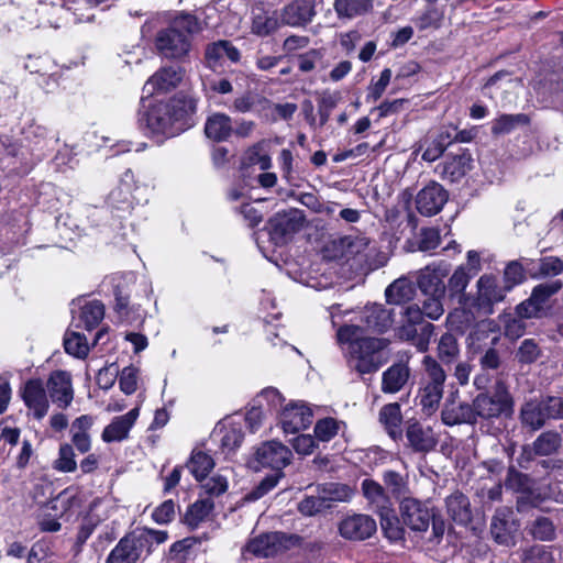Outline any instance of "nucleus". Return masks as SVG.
<instances>
[{
    "label": "nucleus",
    "instance_id": "obj_1",
    "mask_svg": "<svg viewBox=\"0 0 563 563\" xmlns=\"http://www.w3.org/2000/svg\"><path fill=\"white\" fill-rule=\"evenodd\" d=\"M196 100L187 96H176L168 101L151 103L140 112L139 121L152 134L172 137L189 126L190 117L196 112Z\"/></svg>",
    "mask_w": 563,
    "mask_h": 563
},
{
    "label": "nucleus",
    "instance_id": "obj_2",
    "mask_svg": "<svg viewBox=\"0 0 563 563\" xmlns=\"http://www.w3.org/2000/svg\"><path fill=\"white\" fill-rule=\"evenodd\" d=\"M363 332L360 325L345 324L338 329L336 339L340 344L349 345L351 366L360 374H371L380 367L382 352L389 345V340L363 336Z\"/></svg>",
    "mask_w": 563,
    "mask_h": 563
},
{
    "label": "nucleus",
    "instance_id": "obj_3",
    "mask_svg": "<svg viewBox=\"0 0 563 563\" xmlns=\"http://www.w3.org/2000/svg\"><path fill=\"white\" fill-rule=\"evenodd\" d=\"M202 31L197 16L181 12L155 35L154 46L159 56L172 60H185L192 46V36Z\"/></svg>",
    "mask_w": 563,
    "mask_h": 563
},
{
    "label": "nucleus",
    "instance_id": "obj_4",
    "mask_svg": "<svg viewBox=\"0 0 563 563\" xmlns=\"http://www.w3.org/2000/svg\"><path fill=\"white\" fill-rule=\"evenodd\" d=\"M423 375L420 382L419 404L427 416H431L438 409L443 397L446 373L442 365L432 356L423 357Z\"/></svg>",
    "mask_w": 563,
    "mask_h": 563
},
{
    "label": "nucleus",
    "instance_id": "obj_5",
    "mask_svg": "<svg viewBox=\"0 0 563 563\" xmlns=\"http://www.w3.org/2000/svg\"><path fill=\"white\" fill-rule=\"evenodd\" d=\"M508 291L498 282V278L490 274L482 275L476 282V294L472 295L473 309L483 318L495 312V305L501 302Z\"/></svg>",
    "mask_w": 563,
    "mask_h": 563
},
{
    "label": "nucleus",
    "instance_id": "obj_6",
    "mask_svg": "<svg viewBox=\"0 0 563 563\" xmlns=\"http://www.w3.org/2000/svg\"><path fill=\"white\" fill-rule=\"evenodd\" d=\"M511 405V398L503 387H498L493 395L479 394L472 402L475 422H477L478 418H498L509 411Z\"/></svg>",
    "mask_w": 563,
    "mask_h": 563
},
{
    "label": "nucleus",
    "instance_id": "obj_7",
    "mask_svg": "<svg viewBox=\"0 0 563 563\" xmlns=\"http://www.w3.org/2000/svg\"><path fill=\"white\" fill-rule=\"evenodd\" d=\"M399 508L401 521L409 529L417 532L428 530L432 514L426 504L416 498L404 497Z\"/></svg>",
    "mask_w": 563,
    "mask_h": 563
},
{
    "label": "nucleus",
    "instance_id": "obj_8",
    "mask_svg": "<svg viewBox=\"0 0 563 563\" xmlns=\"http://www.w3.org/2000/svg\"><path fill=\"white\" fill-rule=\"evenodd\" d=\"M302 228V219L296 212H278L267 222L271 240L276 245L285 244Z\"/></svg>",
    "mask_w": 563,
    "mask_h": 563
},
{
    "label": "nucleus",
    "instance_id": "obj_9",
    "mask_svg": "<svg viewBox=\"0 0 563 563\" xmlns=\"http://www.w3.org/2000/svg\"><path fill=\"white\" fill-rule=\"evenodd\" d=\"M450 272V265L444 262L432 263L419 273L417 285L422 295H445L443 279Z\"/></svg>",
    "mask_w": 563,
    "mask_h": 563
},
{
    "label": "nucleus",
    "instance_id": "obj_10",
    "mask_svg": "<svg viewBox=\"0 0 563 563\" xmlns=\"http://www.w3.org/2000/svg\"><path fill=\"white\" fill-rule=\"evenodd\" d=\"M291 451L278 441H267L262 443L256 452L255 460L263 467H271L276 473L290 463Z\"/></svg>",
    "mask_w": 563,
    "mask_h": 563
},
{
    "label": "nucleus",
    "instance_id": "obj_11",
    "mask_svg": "<svg viewBox=\"0 0 563 563\" xmlns=\"http://www.w3.org/2000/svg\"><path fill=\"white\" fill-rule=\"evenodd\" d=\"M473 158L467 150H461L456 154H448L441 162L435 172L442 179L450 183L460 181L471 169Z\"/></svg>",
    "mask_w": 563,
    "mask_h": 563
},
{
    "label": "nucleus",
    "instance_id": "obj_12",
    "mask_svg": "<svg viewBox=\"0 0 563 563\" xmlns=\"http://www.w3.org/2000/svg\"><path fill=\"white\" fill-rule=\"evenodd\" d=\"M21 396L36 420H42L47 415L49 401L41 379L27 380L22 388Z\"/></svg>",
    "mask_w": 563,
    "mask_h": 563
},
{
    "label": "nucleus",
    "instance_id": "obj_13",
    "mask_svg": "<svg viewBox=\"0 0 563 563\" xmlns=\"http://www.w3.org/2000/svg\"><path fill=\"white\" fill-rule=\"evenodd\" d=\"M296 539L294 536H286L283 532H269L252 539L246 550L257 556L268 558L288 548V544Z\"/></svg>",
    "mask_w": 563,
    "mask_h": 563
},
{
    "label": "nucleus",
    "instance_id": "obj_14",
    "mask_svg": "<svg viewBox=\"0 0 563 563\" xmlns=\"http://www.w3.org/2000/svg\"><path fill=\"white\" fill-rule=\"evenodd\" d=\"M339 531L344 539L362 541L376 532V522L368 515L355 514L340 522Z\"/></svg>",
    "mask_w": 563,
    "mask_h": 563
},
{
    "label": "nucleus",
    "instance_id": "obj_15",
    "mask_svg": "<svg viewBox=\"0 0 563 563\" xmlns=\"http://www.w3.org/2000/svg\"><path fill=\"white\" fill-rule=\"evenodd\" d=\"M448 201V191L438 183L432 181L423 187L417 195L418 211L427 217L439 213Z\"/></svg>",
    "mask_w": 563,
    "mask_h": 563
},
{
    "label": "nucleus",
    "instance_id": "obj_16",
    "mask_svg": "<svg viewBox=\"0 0 563 563\" xmlns=\"http://www.w3.org/2000/svg\"><path fill=\"white\" fill-rule=\"evenodd\" d=\"M368 246L369 240L367 238L362 235H346L334 240L330 247L333 252L332 256L336 260L350 261L356 257H364L366 262Z\"/></svg>",
    "mask_w": 563,
    "mask_h": 563
},
{
    "label": "nucleus",
    "instance_id": "obj_17",
    "mask_svg": "<svg viewBox=\"0 0 563 563\" xmlns=\"http://www.w3.org/2000/svg\"><path fill=\"white\" fill-rule=\"evenodd\" d=\"M184 77V70L178 66H168L158 69L151 76L143 87V92L148 96L156 92H167L176 88Z\"/></svg>",
    "mask_w": 563,
    "mask_h": 563
},
{
    "label": "nucleus",
    "instance_id": "obj_18",
    "mask_svg": "<svg viewBox=\"0 0 563 563\" xmlns=\"http://www.w3.org/2000/svg\"><path fill=\"white\" fill-rule=\"evenodd\" d=\"M47 389L52 400L62 409H66L73 401L74 390L71 375L66 371H54L47 380Z\"/></svg>",
    "mask_w": 563,
    "mask_h": 563
},
{
    "label": "nucleus",
    "instance_id": "obj_19",
    "mask_svg": "<svg viewBox=\"0 0 563 563\" xmlns=\"http://www.w3.org/2000/svg\"><path fill=\"white\" fill-rule=\"evenodd\" d=\"M312 423V412L302 402H294L280 413V424L285 433H297Z\"/></svg>",
    "mask_w": 563,
    "mask_h": 563
},
{
    "label": "nucleus",
    "instance_id": "obj_20",
    "mask_svg": "<svg viewBox=\"0 0 563 563\" xmlns=\"http://www.w3.org/2000/svg\"><path fill=\"white\" fill-rule=\"evenodd\" d=\"M406 438L409 446L419 453H428L435 449L438 438L433 429L418 421H409L406 427Z\"/></svg>",
    "mask_w": 563,
    "mask_h": 563
},
{
    "label": "nucleus",
    "instance_id": "obj_21",
    "mask_svg": "<svg viewBox=\"0 0 563 563\" xmlns=\"http://www.w3.org/2000/svg\"><path fill=\"white\" fill-rule=\"evenodd\" d=\"M134 188V176L129 169L122 175L119 185L109 194V205L115 210L130 212L136 201L133 195Z\"/></svg>",
    "mask_w": 563,
    "mask_h": 563
},
{
    "label": "nucleus",
    "instance_id": "obj_22",
    "mask_svg": "<svg viewBox=\"0 0 563 563\" xmlns=\"http://www.w3.org/2000/svg\"><path fill=\"white\" fill-rule=\"evenodd\" d=\"M316 15L314 0H295L286 5L280 14L282 23L290 26H303Z\"/></svg>",
    "mask_w": 563,
    "mask_h": 563
},
{
    "label": "nucleus",
    "instance_id": "obj_23",
    "mask_svg": "<svg viewBox=\"0 0 563 563\" xmlns=\"http://www.w3.org/2000/svg\"><path fill=\"white\" fill-rule=\"evenodd\" d=\"M206 64L211 69L222 66L225 59L236 63L240 59L239 49L227 40H220L208 44L205 51Z\"/></svg>",
    "mask_w": 563,
    "mask_h": 563
},
{
    "label": "nucleus",
    "instance_id": "obj_24",
    "mask_svg": "<svg viewBox=\"0 0 563 563\" xmlns=\"http://www.w3.org/2000/svg\"><path fill=\"white\" fill-rule=\"evenodd\" d=\"M140 415L139 408H133L123 416L115 417L102 431L104 442H120L128 438L131 428Z\"/></svg>",
    "mask_w": 563,
    "mask_h": 563
},
{
    "label": "nucleus",
    "instance_id": "obj_25",
    "mask_svg": "<svg viewBox=\"0 0 563 563\" xmlns=\"http://www.w3.org/2000/svg\"><path fill=\"white\" fill-rule=\"evenodd\" d=\"M459 307L454 308L446 316L445 323L450 330L463 332L471 328L477 319L483 317L473 309L471 300L457 302Z\"/></svg>",
    "mask_w": 563,
    "mask_h": 563
},
{
    "label": "nucleus",
    "instance_id": "obj_26",
    "mask_svg": "<svg viewBox=\"0 0 563 563\" xmlns=\"http://www.w3.org/2000/svg\"><path fill=\"white\" fill-rule=\"evenodd\" d=\"M362 321L367 330L384 333L393 325V311L383 305L374 303L365 308Z\"/></svg>",
    "mask_w": 563,
    "mask_h": 563
},
{
    "label": "nucleus",
    "instance_id": "obj_27",
    "mask_svg": "<svg viewBox=\"0 0 563 563\" xmlns=\"http://www.w3.org/2000/svg\"><path fill=\"white\" fill-rule=\"evenodd\" d=\"M434 331L432 323H424L420 328L413 324H404L398 329V338L410 342L419 352H426Z\"/></svg>",
    "mask_w": 563,
    "mask_h": 563
},
{
    "label": "nucleus",
    "instance_id": "obj_28",
    "mask_svg": "<svg viewBox=\"0 0 563 563\" xmlns=\"http://www.w3.org/2000/svg\"><path fill=\"white\" fill-rule=\"evenodd\" d=\"M410 377V368L406 363L399 362L388 367L382 376V391L396 394L401 390Z\"/></svg>",
    "mask_w": 563,
    "mask_h": 563
},
{
    "label": "nucleus",
    "instance_id": "obj_29",
    "mask_svg": "<svg viewBox=\"0 0 563 563\" xmlns=\"http://www.w3.org/2000/svg\"><path fill=\"white\" fill-rule=\"evenodd\" d=\"M474 277V273L467 271L465 265H460L455 268L453 274L449 277L448 288L450 299L457 302L471 299L472 295L466 292L470 282Z\"/></svg>",
    "mask_w": 563,
    "mask_h": 563
},
{
    "label": "nucleus",
    "instance_id": "obj_30",
    "mask_svg": "<svg viewBox=\"0 0 563 563\" xmlns=\"http://www.w3.org/2000/svg\"><path fill=\"white\" fill-rule=\"evenodd\" d=\"M441 417L443 423L446 426L476 423L473 406L467 402L446 401L442 409Z\"/></svg>",
    "mask_w": 563,
    "mask_h": 563
},
{
    "label": "nucleus",
    "instance_id": "obj_31",
    "mask_svg": "<svg viewBox=\"0 0 563 563\" xmlns=\"http://www.w3.org/2000/svg\"><path fill=\"white\" fill-rule=\"evenodd\" d=\"M563 272V261L556 256L527 260V274L533 279L558 276Z\"/></svg>",
    "mask_w": 563,
    "mask_h": 563
},
{
    "label": "nucleus",
    "instance_id": "obj_32",
    "mask_svg": "<svg viewBox=\"0 0 563 563\" xmlns=\"http://www.w3.org/2000/svg\"><path fill=\"white\" fill-rule=\"evenodd\" d=\"M282 24L276 11H266L263 8H254L252 11V33L258 36L271 35Z\"/></svg>",
    "mask_w": 563,
    "mask_h": 563
},
{
    "label": "nucleus",
    "instance_id": "obj_33",
    "mask_svg": "<svg viewBox=\"0 0 563 563\" xmlns=\"http://www.w3.org/2000/svg\"><path fill=\"white\" fill-rule=\"evenodd\" d=\"M142 551L131 534L123 537L111 550L107 563H136Z\"/></svg>",
    "mask_w": 563,
    "mask_h": 563
},
{
    "label": "nucleus",
    "instance_id": "obj_34",
    "mask_svg": "<svg viewBox=\"0 0 563 563\" xmlns=\"http://www.w3.org/2000/svg\"><path fill=\"white\" fill-rule=\"evenodd\" d=\"M446 512L457 525L465 526L472 519L468 498L461 492H454L445 498Z\"/></svg>",
    "mask_w": 563,
    "mask_h": 563
},
{
    "label": "nucleus",
    "instance_id": "obj_35",
    "mask_svg": "<svg viewBox=\"0 0 563 563\" xmlns=\"http://www.w3.org/2000/svg\"><path fill=\"white\" fill-rule=\"evenodd\" d=\"M233 132L231 118L221 112L212 113L205 123V133L208 139L222 142L228 140Z\"/></svg>",
    "mask_w": 563,
    "mask_h": 563
},
{
    "label": "nucleus",
    "instance_id": "obj_36",
    "mask_svg": "<svg viewBox=\"0 0 563 563\" xmlns=\"http://www.w3.org/2000/svg\"><path fill=\"white\" fill-rule=\"evenodd\" d=\"M561 441V435L558 432H542L534 440L531 448L523 449V453L528 454V459H532V455L549 456L559 450Z\"/></svg>",
    "mask_w": 563,
    "mask_h": 563
},
{
    "label": "nucleus",
    "instance_id": "obj_37",
    "mask_svg": "<svg viewBox=\"0 0 563 563\" xmlns=\"http://www.w3.org/2000/svg\"><path fill=\"white\" fill-rule=\"evenodd\" d=\"M362 492L378 515L391 508V501L379 483L366 478L362 482Z\"/></svg>",
    "mask_w": 563,
    "mask_h": 563
},
{
    "label": "nucleus",
    "instance_id": "obj_38",
    "mask_svg": "<svg viewBox=\"0 0 563 563\" xmlns=\"http://www.w3.org/2000/svg\"><path fill=\"white\" fill-rule=\"evenodd\" d=\"M540 400H530L520 409V420L525 427L532 431L541 429L549 419Z\"/></svg>",
    "mask_w": 563,
    "mask_h": 563
},
{
    "label": "nucleus",
    "instance_id": "obj_39",
    "mask_svg": "<svg viewBox=\"0 0 563 563\" xmlns=\"http://www.w3.org/2000/svg\"><path fill=\"white\" fill-rule=\"evenodd\" d=\"M379 421L384 424L388 435L398 440L402 437L400 428L402 416L400 406L397 402L385 405L379 411Z\"/></svg>",
    "mask_w": 563,
    "mask_h": 563
},
{
    "label": "nucleus",
    "instance_id": "obj_40",
    "mask_svg": "<svg viewBox=\"0 0 563 563\" xmlns=\"http://www.w3.org/2000/svg\"><path fill=\"white\" fill-rule=\"evenodd\" d=\"M334 11L340 19L352 20L373 10V0H334Z\"/></svg>",
    "mask_w": 563,
    "mask_h": 563
},
{
    "label": "nucleus",
    "instance_id": "obj_41",
    "mask_svg": "<svg viewBox=\"0 0 563 563\" xmlns=\"http://www.w3.org/2000/svg\"><path fill=\"white\" fill-rule=\"evenodd\" d=\"M530 123V118L525 113L501 114L492 121V134L505 135L515 131L518 126H525Z\"/></svg>",
    "mask_w": 563,
    "mask_h": 563
},
{
    "label": "nucleus",
    "instance_id": "obj_42",
    "mask_svg": "<svg viewBox=\"0 0 563 563\" xmlns=\"http://www.w3.org/2000/svg\"><path fill=\"white\" fill-rule=\"evenodd\" d=\"M319 490L328 508L331 503H346L354 496V489L342 483H325L319 486Z\"/></svg>",
    "mask_w": 563,
    "mask_h": 563
},
{
    "label": "nucleus",
    "instance_id": "obj_43",
    "mask_svg": "<svg viewBox=\"0 0 563 563\" xmlns=\"http://www.w3.org/2000/svg\"><path fill=\"white\" fill-rule=\"evenodd\" d=\"M213 508L214 504L211 498L199 499L187 509L184 522L195 529L208 518Z\"/></svg>",
    "mask_w": 563,
    "mask_h": 563
},
{
    "label": "nucleus",
    "instance_id": "obj_44",
    "mask_svg": "<svg viewBox=\"0 0 563 563\" xmlns=\"http://www.w3.org/2000/svg\"><path fill=\"white\" fill-rule=\"evenodd\" d=\"M510 511L498 509L493 516L490 533L499 544H508L511 541V528L508 520Z\"/></svg>",
    "mask_w": 563,
    "mask_h": 563
},
{
    "label": "nucleus",
    "instance_id": "obj_45",
    "mask_svg": "<svg viewBox=\"0 0 563 563\" xmlns=\"http://www.w3.org/2000/svg\"><path fill=\"white\" fill-rule=\"evenodd\" d=\"M139 545L142 553L146 551L147 553L152 552V548L154 544L158 545L167 541L168 533L164 530H156L152 528H142L137 533L131 534Z\"/></svg>",
    "mask_w": 563,
    "mask_h": 563
},
{
    "label": "nucleus",
    "instance_id": "obj_46",
    "mask_svg": "<svg viewBox=\"0 0 563 563\" xmlns=\"http://www.w3.org/2000/svg\"><path fill=\"white\" fill-rule=\"evenodd\" d=\"M255 165H257L262 170H267L272 167L271 156L265 152L263 143L252 145L243 154V167H251Z\"/></svg>",
    "mask_w": 563,
    "mask_h": 563
},
{
    "label": "nucleus",
    "instance_id": "obj_47",
    "mask_svg": "<svg viewBox=\"0 0 563 563\" xmlns=\"http://www.w3.org/2000/svg\"><path fill=\"white\" fill-rule=\"evenodd\" d=\"M213 466L212 457L202 451H194L187 464V467L197 481L205 479Z\"/></svg>",
    "mask_w": 563,
    "mask_h": 563
},
{
    "label": "nucleus",
    "instance_id": "obj_48",
    "mask_svg": "<svg viewBox=\"0 0 563 563\" xmlns=\"http://www.w3.org/2000/svg\"><path fill=\"white\" fill-rule=\"evenodd\" d=\"M438 357L444 364H452L460 355V346L457 339L451 333L441 335L438 343Z\"/></svg>",
    "mask_w": 563,
    "mask_h": 563
},
{
    "label": "nucleus",
    "instance_id": "obj_49",
    "mask_svg": "<svg viewBox=\"0 0 563 563\" xmlns=\"http://www.w3.org/2000/svg\"><path fill=\"white\" fill-rule=\"evenodd\" d=\"M527 260L511 261L507 264L504 271V287L507 291H510L515 286L521 284L525 280L527 273Z\"/></svg>",
    "mask_w": 563,
    "mask_h": 563
},
{
    "label": "nucleus",
    "instance_id": "obj_50",
    "mask_svg": "<svg viewBox=\"0 0 563 563\" xmlns=\"http://www.w3.org/2000/svg\"><path fill=\"white\" fill-rule=\"evenodd\" d=\"M413 288L406 279H397L391 283L385 290L386 299L389 303L401 305L411 299Z\"/></svg>",
    "mask_w": 563,
    "mask_h": 563
},
{
    "label": "nucleus",
    "instance_id": "obj_51",
    "mask_svg": "<svg viewBox=\"0 0 563 563\" xmlns=\"http://www.w3.org/2000/svg\"><path fill=\"white\" fill-rule=\"evenodd\" d=\"M344 428L343 421L330 417L323 418L314 426V438L322 442H329Z\"/></svg>",
    "mask_w": 563,
    "mask_h": 563
},
{
    "label": "nucleus",
    "instance_id": "obj_52",
    "mask_svg": "<svg viewBox=\"0 0 563 563\" xmlns=\"http://www.w3.org/2000/svg\"><path fill=\"white\" fill-rule=\"evenodd\" d=\"M103 317L104 306L98 300L89 301L81 308L80 319L87 330L95 329Z\"/></svg>",
    "mask_w": 563,
    "mask_h": 563
},
{
    "label": "nucleus",
    "instance_id": "obj_53",
    "mask_svg": "<svg viewBox=\"0 0 563 563\" xmlns=\"http://www.w3.org/2000/svg\"><path fill=\"white\" fill-rule=\"evenodd\" d=\"M529 534L540 541H552L555 538V527L547 517L536 518L528 527Z\"/></svg>",
    "mask_w": 563,
    "mask_h": 563
},
{
    "label": "nucleus",
    "instance_id": "obj_54",
    "mask_svg": "<svg viewBox=\"0 0 563 563\" xmlns=\"http://www.w3.org/2000/svg\"><path fill=\"white\" fill-rule=\"evenodd\" d=\"M542 351L533 339H525L518 346L515 357L521 365L534 363L541 356Z\"/></svg>",
    "mask_w": 563,
    "mask_h": 563
},
{
    "label": "nucleus",
    "instance_id": "obj_55",
    "mask_svg": "<svg viewBox=\"0 0 563 563\" xmlns=\"http://www.w3.org/2000/svg\"><path fill=\"white\" fill-rule=\"evenodd\" d=\"M561 280H552L537 285L530 295L531 301L536 302L543 310L547 301L562 288Z\"/></svg>",
    "mask_w": 563,
    "mask_h": 563
},
{
    "label": "nucleus",
    "instance_id": "obj_56",
    "mask_svg": "<svg viewBox=\"0 0 563 563\" xmlns=\"http://www.w3.org/2000/svg\"><path fill=\"white\" fill-rule=\"evenodd\" d=\"M65 351L78 358H85L89 353V345L85 335L78 332L66 334L64 339Z\"/></svg>",
    "mask_w": 563,
    "mask_h": 563
},
{
    "label": "nucleus",
    "instance_id": "obj_57",
    "mask_svg": "<svg viewBox=\"0 0 563 563\" xmlns=\"http://www.w3.org/2000/svg\"><path fill=\"white\" fill-rule=\"evenodd\" d=\"M420 306L424 312V317L431 320L440 319L444 313L443 300L445 295H422Z\"/></svg>",
    "mask_w": 563,
    "mask_h": 563
},
{
    "label": "nucleus",
    "instance_id": "obj_58",
    "mask_svg": "<svg viewBox=\"0 0 563 563\" xmlns=\"http://www.w3.org/2000/svg\"><path fill=\"white\" fill-rule=\"evenodd\" d=\"M379 517L382 528L388 539L396 541L402 538L404 530L399 526V520L396 517L393 508H389L387 511L379 514Z\"/></svg>",
    "mask_w": 563,
    "mask_h": 563
},
{
    "label": "nucleus",
    "instance_id": "obj_59",
    "mask_svg": "<svg viewBox=\"0 0 563 563\" xmlns=\"http://www.w3.org/2000/svg\"><path fill=\"white\" fill-rule=\"evenodd\" d=\"M54 468L63 473H73L77 470L73 445L68 443L60 445L58 459L54 462Z\"/></svg>",
    "mask_w": 563,
    "mask_h": 563
},
{
    "label": "nucleus",
    "instance_id": "obj_60",
    "mask_svg": "<svg viewBox=\"0 0 563 563\" xmlns=\"http://www.w3.org/2000/svg\"><path fill=\"white\" fill-rule=\"evenodd\" d=\"M283 473H274L272 475L266 476L257 486H255L250 493L244 496L246 501H255L267 493H269L273 488L278 484L279 478Z\"/></svg>",
    "mask_w": 563,
    "mask_h": 563
},
{
    "label": "nucleus",
    "instance_id": "obj_61",
    "mask_svg": "<svg viewBox=\"0 0 563 563\" xmlns=\"http://www.w3.org/2000/svg\"><path fill=\"white\" fill-rule=\"evenodd\" d=\"M503 323L505 336L510 340H517L526 332V322L518 316L506 314Z\"/></svg>",
    "mask_w": 563,
    "mask_h": 563
},
{
    "label": "nucleus",
    "instance_id": "obj_62",
    "mask_svg": "<svg viewBox=\"0 0 563 563\" xmlns=\"http://www.w3.org/2000/svg\"><path fill=\"white\" fill-rule=\"evenodd\" d=\"M327 508L328 506L319 489L318 495L307 496L298 505V510L305 516H314Z\"/></svg>",
    "mask_w": 563,
    "mask_h": 563
},
{
    "label": "nucleus",
    "instance_id": "obj_63",
    "mask_svg": "<svg viewBox=\"0 0 563 563\" xmlns=\"http://www.w3.org/2000/svg\"><path fill=\"white\" fill-rule=\"evenodd\" d=\"M530 478L528 475L522 474L510 467L507 473L505 486L514 492H528L530 489Z\"/></svg>",
    "mask_w": 563,
    "mask_h": 563
},
{
    "label": "nucleus",
    "instance_id": "obj_64",
    "mask_svg": "<svg viewBox=\"0 0 563 563\" xmlns=\"http://www.w3.org/2000/svg\"><path fill=\"white\" fill-rule=\"evenodd\" d=\"M523 563H555L552 552L544 545H533L523 554Z\"/></svg>",
    "mask_w": 563,
    "mask_h": 563
}]
</instances>
